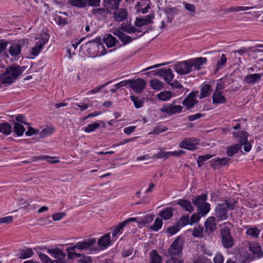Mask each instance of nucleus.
Instances as JSON below:
<instances>
[{
    "mask_svg": "<svg viewBox=\"0 0 263 263\" xmlns=\"http://www.w3.org/2000/svg\"><path fill=\"white\" fill-rule=\"evenodd\" d=\"M129 83L128 85L130 88L137 93H140L144 89L146 85L145 81L141 79L136 80H128Z\"/></svg>",
    "mask_w": 263,
    "mask_h": 263,
    "instance_id": "11",
    "label": "nucleus"
},
{
    "mask_svg": "<svg viewBox=\"0 0 263 263\" xmlns=\"http://www.w3.org/2000/svg\"><path fill=\"white\" fill-rule=\"evenodd\" d=\"M43 157H44V158H43V160H45L50 163L54 164L58 163L59 162V160L58 159V158L50 157L48 156H43Z\"/></svg>",
    "mask_w": 263,
    "mask_h": 263,
    "instance_id": "62",
    "label": "nucleus"
},
{
    "mask_svg": "<svg viewBox=\"0 0 263 263\" xmlns=\"http://www.w3.org/2000/svg\"><path fill=\"white\" fill-rule=\"evenodd\" d=\"M98 245L101 249H104L110 246V238L109 233L101 236L98 240Z\"/></svg>",
    "mask_w": 263,
    "mask_h": 263,
    "instance_id": "22",
    "label": "nucleus"
},
{
    "mask_svg": "<svg viewBox=\"0 0 263 263\" xmlns=\"http://www.w3.org/2000/svg\"><path fill=\"white\" fill-rule=\"evenodd\" d=\"M68 3L78 8H84L86 7L85 0H68Z\"/></svg>",
    "mask_w": 263,
    "mask_h": 263,
    "instance_id": "48",
    "label": "nucleus"
},
{
    "mask_svg": "<svg viewBox=\"0 0 263 263\" xmlns=\"http://www.w3.org/2000/svg\"><path fill=\"white\" fill-rule=\"evenodd\" d=\"M33 254V252L31 248H27L20 250L18 257L19 258L26 259L31 257Z\"/></svg>",
    "mask_w": 263,
    "mask_h": 263,
    "instance_id": "35",
    "label": "nucleus"
},
{
    "mask_svg": "<svg viewBox=\"0 0 263 263\" xmlns=\"http://www.w3.org/2000/svg\"><path fill=\"white\" fill-rule=\"evenodd\" d=\"M182 107L181 105H176L170 104L168 105H164L160 109L161 112L167 113L169 115L180 113L181 112Z\"/></svg>",
    "mask_w": 263,
    "mask_h": 263,
    "instance_id": "13",
    "label": "nucleus"
},
{
    "mask_svg": "<svg viewBox=\"0 0 263 263\" xmlns=\"http://www.w3.org/2000/svg\"><path fill=\"white\" fill-rule=\"evenodd\" d=\"M175 71L181 75L189 73L191 71L189 60L180 62L175 66Z\"/></svg>",
    "mask_w": 263,
    "mask_h": 263,
    "instance_id": "12",
    "label": "nucleus"
},
{
    "mask_svg": "<svg viewBox=\"0 0 263 263\" xmlns=\"http://www.w3.org/2000/svg\"><path fill=\"white\" fill-rule=\"evenodd\" d=\"M249 249L256 257H260L262 255V251L260 245L258 243H253L249 246Z\"/></svg>",
    "mask_w": 263,
    "mask_h": 263,
    "instance_id": "32",
    "label": "nucleus"
},
{
    "mask_svg": "<svg viewBox=\"0 0 263 263\" xmlns=\"http://www.w3.org/2000/svg\"><path fill=\"white\" fill-rule=\"evenodd\" d=\"M130 98L136 108H139L143 106L144 102L141 99L134 96H130Z\"/></svg>",
    "mask_w": 263,
    "mask_h": 263,
    "instance_id": "52",
    "label": "nucleus"
},
{
    "mask_svg": "<svg viewBox=\"0 0 263 263\" xmlns=\"http://www.w3.org/2000/svg\"><path fill=\"white\" fill-rule=\"evenodd\" d=\"M177 204L186 211L192 212L194 210V207L192 205L190 201L185 199H180L178 201Z\"/></svg>",
    "mask_w": 263,
    "mask_h": 263,
    "instance_id": "28",
    "label": "nucleus"
},
{
    "mask_svg": "<svg viewBox=\"0 0 263 263\" xmlns=\"http://www.w3.org/2000/svg\"><path fill=\"white\" fill-rule=\"evenodd\" d=\"M111 13L113 21L118 23L123 22L127 18L128 11L126 8H118Z\"/></svg>",
    "mask_w": 263,
    "mask_h": 263,
    "instance_id": "9",
    "label": "nucleus"
},
{
    "mask_svg": "<svg viewBox=\"0 0 263 263\" xmlns=\"http://www.w3.org/2000/svg\"><path fill=\"white\" fill-rule=\"evenodd\" d=\"M206 61V58L201 57L189 60L191 68L192 67H194L196 70H200L201 69V66L205 64Z\"/></svg>",
    "mask_w": 263,
    "mask_h": 263,
    "instance_id": "21",
    "label": "nucleus"
},
{
    "mask_svg": "<svg viewBox=\"0 0 263 263\" xmlns=\"http://www.w3.org/2000/svg\"><path fill=\"white\" fill-rule=\"evenodd\" d=\"M199 142L200 140L198 139L193 138H185L180 142L179 147L190 151H193L196 148L197 145Z\"/></svg>",
    "mask_w": 263,
    "mask_h": 263,
    "instance_id": "10",
    "label": "nucleus"
},
{
    "mask_svg": "<svg viewBox=\"0 0 263 263\" xmlns=\"http://www.w3.org/2000/svg\"><path fill=\"white\" fill-rule=\"evenodd\" d=\"M96 242V239L94 238H89L84 240L82 241L78 242L76 243L77 249L80 251L86 250L88 249L91 246L95 244Z\"/></svg>",
    "mask_w": 263,
    "mask_h": 263,
    "instance_id": "15",
    "label": "nucleus"
},
{
    "mask_svg": "<svg viewBox=\"0 0 263 263\" xmlns=\"http://www.w3.org/2000/svg\"><path fill=\"white\" fill-rule=\"evenodd\" d=\"M213 103L214 104H221L226 102V98L223 96L220 91L215 89V90L212 96Z\"/></svg>",
    "mask_w": 263,
    "mask_h": 263,
    "instance_id": "27",
    "label": "nucleus"
},
{
    "mask_svg": "<svg viewBox=\"0 0 263 263\" xmlns=\"http://www.w3.org/2000/svg\"><path fill=\"white\" fill-rule=\"evenodd\" d=\"M120 30V29H114L113 34L119 38L121 42L123 43V45L129 44L140 36V35H138L137 34H132L131 35H128L125 33Z\"/></svg>",
    "mask_w": 263,
    "mask_h": 263,
    "instance_id": "8",
    "label": "nucleus"
},
{
    "mask_svg": "<svg viewBox=\"0 0 263 263\" xmlns=\"http://www.w3.org/2000/svg\"><path fill=\"white\" fill-rule=\"evenodd\" d=\"M230 159L228 157H223L222 158H215L211 161V166L216 170L218 167L225 166Z\"/></svg>",
    "mask_w": 263,
    "mask_h": 263,
    "instance_id": "18",
    "label": "nucleus"
},
{
    "mask_svg": "<svg viewBox=\"0 0 263 263\" xmlns=\"http://www.w3.org/2000/svg\"><path fill=\"white\" fill-rule=\"evenodd\" d=\"M220 236L222 246L226 249L232 248L234 245V240L231 236L230 230L224 227L220 230Z\"/></svg>",
    "mask_w": 263,
    "mask_h": 263,
    "instance_id": "6",
    "label": "nucleus"
},
{
    "mask_svg": "<svg viewBox=\"0 0 263 263\" xmlns=\"http://www.w3.org/2000/svg\"><path fill=\"white\" fill-rule=\"evenodd\" d=\"M172 153L171 152H165L162 149H160V151L154 155L153 156V159H157V158H164V159H167L170 156H172Z\"/></svg>",
    "mask_w": 263,
    "mask_h": 263,
    "instance_id": "43",
    "label": "nucleus"
},
{
    "mask_svg": "<svg viewBox=\"0 0 263 263\" xmlns=\"http://www.w3.org/2000/svg\"><path fill=\"white\" fill-rule=\"evenodd\" d=\"M206 195L203 194L195 197L192 200L193 203L198 208V214L202 216L205 215L210 210V205L206 202Z\"/></svg>",
    "mask_w": 263,
    "mask_h": 263,
    "instance_id": "4",
    "label": "nucleus"
},
{
    "mask_svg": "<svg viewBox=\"0 0 263 263\" xmlns=\"http://www.w3.org/2000/svg\"><path fill=\"white\" fill-rule=\"evenodd\" d=\"M116 29H120V31L126 32L129 34H136V33H139L141 32L140 30L134 27L133 26L128 24H122L118 28Z\"/></svg>",
    "mask_w": 263,
    "mask_h": 263,
    "instance_id": "24",
    "label": "nucleus"
},
{
    "mask_svg": "<svg viewBox=\"0 0 263 263\" xmlns=\"http://www.w3.org/2000/svg\"><path fill=\"white\" fill-rule=\"evenodd\" d=\"M48 41V35L45 34V36L40 39L36 43V45L32 48L31 54L34 56H37L42 50L43 46L47 43Z\"/></svg>",
    "mask_w": 263,
    "mask_h": 263,
    "instance_id": "14",
    "label": "nucleus"
},
{
    "mask_svg": "<svg viewBox=\"0 0 263 263\" xmlns=\"http://www.w3.org/2000/svg\"><path fill=\"white\" fill-rule=\"evenodd\" d=\"M224 261L222 255L219 253H217L214 258V263H223Z\"/></svg>",
    "mask_w": 263,
    "mask_h": 263,
    "instance_id": "64",
    "label": "nucleus"
},
{
    "mask_svg": "<svg viewBox=\"0 0 263 263\" xmlns=\"http://www.w3.org/2000/svg\"><path fill=\"white\" fill-rule=\"evenodd\" d=\"M100 126V124L98 123H93L89 124L87 126L83 128L84 132L89 133L94 132L96 129Z\"/></svg>",
    "mask_w": 263,
    "mask_h": 263,
    "instance_id": "53",
    "label": "nucleus"
},
{
    "mask_svg": "<svg viewBox=\"0 0 263 263\" xmlns=\"http://www.w3.org/2000/svg\"><path fill=\"white\" fill-rule=\"evenodd\" d=\"M261 75L259 73L247 75L244 78V82L248 84H254L260 79Z\"/></svg>",
    "mask_w": 263,
    "mask_h": 263,
    "instance_id": "29",
    "label": "nucleus"
},
{
    "mask_svg": "<svg viewBox=\"0 0 263 263\" xmlns=\"http://www.w3.org/2000/svg\"><path fill=\"white\" fill-rule=\"evenodd\" d=\"M22 46L20 44H12L9 47L8 51L12 57H15L21 53Z\"/></svg>",
    "mask_w": 263,
    "mask_h": 263,
    "instance_id": "30",
    "label": "nucleus"
},
{
    "mask_svg": "<svg viewBox=\"0 0 263 263\" xmlns=\"http://www.w3.org/2000/svg\"><path fill=\"white\" fill-rule=\"evenodd\" d=\"M203 228L199 225L195 226L192 231V235L194 237L202 238L203 237Z\"/></svg>",
    "mask_w": 263,
    "mask_h": 263,
    "instance_id": "40",
    "label": "nucleus"
},
{
    "mask_svg": "<svg viewBox=\"0 0 263 263\" xmlns=\"http://www.w3.org/2000/svg\"><path fill=\"white\" fill-rule=\"evenodd\" d=\"M216 218L213 216L209 217L204 222L205 231L209 234L214 232L216 229Z\"/></svg>",
    "mask_w": 263,
    "mask_h": 263,
    "instance_id": "16",
    "label": "nucleus"
},
{
    "mask_svg": "<svg viewBox=\"0 0 263 263\" xmlns=\"http://www.w3.org/2000/svg\"><path fill=\"white\" fill-rule=\"evenodd\" d=\"M189 216H182L178 221V226L182 227L189 224Z\"/></svg>",
    "mask_w": 263,
    "mask_h": 263,
    "instance_id": "57",
    "label": "nucleus"
},
{
    "mask_svg": "<svg viewBox=\"0 0 263 263\" xmlns=\"http://www.w3.org/2000/svg\"><path fill=\"white\" fill-rule=\"evenodd\" d=\"M256 8L255 7H243V6H236L234 7H230L227 9L228 12H238L240 11L248 10Z\"/></svg>",
    "mask_w": 263,
    "mask_h": 263,
    "instance_id": "50",
    "label": "nucleus"
},
{
    "mask_svg": "<svg viewBox=\"0 0 263 263\" xmlns=\"http://www.w3.org/2000/svg\"><path fill=\"white\" fill-rule=\"evenodd\" d=\"M253 47H248V48H242L239 50H235L233 51L232 52L234 54H236V53H239L240 55H243L245 53H247L249 51L251 50Z\"/></svg>",
    "mask_w": 263,
    "mask_h": 263,
    "instance_id": "61",
    "label": "nucleus"
},
{
    "mask_svg": "<svg viewBox=\"0 0 263 263\" xmlns=\"http://www.w3.org/2000/svg\"><path fill=\"white\" fill-rule=\"evenodd\" d=\"M151 87L156 90H161L163 88L164 84L158 79L152 80L150 82Z\"/></svg>",
    "mask_w": 263,
    "mask_h": 263,
    "instance_id": "44",
    "label": "nucleus"
},
{
    "mask_svg": "<svg viewBox=\"0 0 263 263\" xmlns=\"http://www.w3.org/2000/svg\"><path fill=\"white\" fill-rule=\"evenodd\" d=\"M212 157L213 156L211 154H206L205 155L198 156L197 159L198 167H201L205 161L211 159Z\"/></svg>",
    "mask_w": 263,
    "mask_h": 263,
    "instance_id": "51",
    "label": "nucleus"
},
{
    "mask_svg": "<svg viewBox=\"0 0 263 263\" xmlns=\"http://www.w3.org/2000/svg\"><path fill=\"white\" fill-rule=\"evenodd\" d=\"M172 96V93L169 91H162L157 95V97L159 100L166 101L170 100Z\"/></svg>",
    "mask_w": 263,
    "mask_h": 263,
    "instance_id": "47",
    "label": "nucleus"
},
{
    "mask_svg": "<svg viewBox=\"0 0 263 263\" xmlns=\"http://www.w3.org/2000/svg\"><path fill=\"white\" fill-rule=\"evenodd\" d=\"M197 101L194 98V95L190 93L182 102L183 105L186 106L187 109H190L197 103Z\"/></svg>",
    "mask_w": 263,
    "mask_h": 263,
    "instance_id": "26",
    "label": "nucleus"
},
{
    "mask_svg": "<svg viewBox=\"0 0 263 263\" xmlns=\"http://www.w3.org/2000/svg\"><path fill=\"white\" fill-rule=\"evenodd\" d=\"M211 90V86L209 84H206L203 85L201 89L200 98H203L208 96Z\"/></svg>",
    "mask_w": 263,
    "mask_h": 263,
    "instance_id": "46",
    "label": "nucleus"
},
{
    "mask_svg": "<svg viewBox=\"0 0 263 263\" xmlns=\"http://www.w3.org/2000/svg\"><path fill=\"white\" fill-rule=\"evenodd\" d=\"M14 132L18 136H21L23 135L25 129L24 126L20 123L15 122L14 123Z\"/></svg>",
    "mask_w": 263,
    "mask_h": 263,
    "instance_id": "45",
    "label": "nucleus"
},
{
    "mask_svg": "<svg viewBox=\"0 0 263 263\" xmlns=\"http://www.w3.org/2000/svg\"><path fill=\"white\" fill-rule=\"evenodd\" d=\"M233 135L236 138H239V142L244 143L247 140L248 133L245 131H241L240 132H234L233 133Z\"/></svg>",
    "mask_w": 263,
    "mask_h": 263,
    "instance_id": "42",
    "label": "nucleus"
},
{
    "mask_svg": "<svg viewBox=\"0 0 263 263\" xmlns=\"http://www.w3.org/2000/svg\"><path fill=\"white\" fill-rule=\"evenodd\" d=\"M109 13L107 9L100 8L92 10V14L97 17H105Z\"/></svg>",
    "mask_w": 263,
    "mask_h": 263,
    "instance_id": "37",
    "label": "nucleus"
},
{
    "mask_svg": "<svg viewBox=\"0 0 263 263\" xmlns=\"http://www.w3.org/2000/svg\"><path fill=\"white\" fill-rule=\"evenodd\" d=\"M66 215L64 212H59L53 214L52 215V218L54 221H58L62 219Z\"/></svg>",
    "mask_w": 263,
    "mask_h": 263,
    "instance_id": "60",
    "label": "nucleus"
},
{
    "mask_svg": "<svg viewBox=\"0 0 263 263\" xmlns=\"http://www.w3.org/2000/svg\"><path fill=\"white\" fill-rule=\"evenodd\" d=\"M237 202L235 199H226L224 202L219 203L215 208V216L218 221H222L228 218L229 210H233L237 205Z\"/></svg>",
    "mask_w": 263,
    "mask_h": 263,
    "instance_id": "2",
    "label": "nucleus"
},
{
    "mask_svg": "<svg viewBox=\"0 0 263 263\" xmlns=\"http://www.w3.org/2000/svg\"><path fill=\"white\" fill-rule=\"evenodd\" d=\"M173 208L172 207H167L165 208L163 211L160 212L159 215L164 220L170 219L173 216Z\"/></svg>",
    "mask_w": 263,
    "mask_h": 263,
    "instance_id": "36",
    "label": "nucleus"
},
{
    "mask_svg": "<svg viewBox=\"0 0 263 263\" xmlns=\"http://www.w3.org/2000/svg\"><path fill=\"white\" fill-rule=\"evenodd\" d=\"M137 220L136 218H129L122 221L113 230L112 233V236H115L118 234L127 223L136 221Z\"/></svg>",
    "mask_w": 263,
    "mask_h": 263,
    "instance_id": "25",
    "label": "nucleus"
},
{
    "mask_svg": "<svg viewBox=\"0 0 263 263\" xmlns=\"http://www.w3.org/2000/svg\"><path fill=\"white\" fill-rule=\"evenodd\" d=\"M104 42L108 47H112L116 45L118 41L111 34H108L106 37L103 39Z\"/></svg>",
    "mask_w": 263,
    "mask_h": 263,
    "instance_id": "34",
    "label": "nucleus"
},
{
    "mask_svg": "<svg viewBox=\"0 0 263 263\" xmlns=\"http://www.w3.org/2000/svg\"><path fill=\"white\" fill-rule=\"evenodd\" d=\"M162 225V221L161 219L157 218L155 219L154 224L151 226V228L154 231H157L161 228Z\"/></svg>",
    "mask_w": 263,
    "mask_h": 263,
    "instance_id": "56",
    "label": "nucleus"
},
{
    "mask_svg": "<svg viewBox=\"0 0 263 263\" xmlns=\"http://www.w3.org/2000/svg\"><path fill=\"white\" fill-rule=\"evenodd\" d=\"M54 132V129L51 127H47L43 129L40 133V137L41 138H44L50 135Z\"/></svg>",
    "mask_w": 263,
    "mask_h": 263,
    "instance_id": "55",
    "label": "nucleus"
},
{
    "mask_svg": "<svg viewBox=\"0 0 263 263\" xmlns=\"http://www.w3.org/2000/svg\"><path fill=\"white\" fill-rule=\"evenodd\" d=\"M183 5L185 9L191 13H194L195 12L196 7L193 4L184 2Z\"/></svg>",
    "mask_w": 263,
    "mask_h": 263,
    "instance_id": "59",
    "label": "nucleus"
},
{
    "mask_svg": "<svg viewBox=\"0 0 263 263\" xmlns=\"http://www.w3.org/2000/svg\"><path fill=\"white\" fill-rule=\"evenodd\" d=\"M25 67L13 65L6 68L5 72L0 76V85H9L14 82L25 70Z\"/></svg>",
    "mask_w": 263,
    "mask_h": 263,
    "instance_id": "1",
    "label": "nucleus"
},
{
    "mask_svg": "<svg viewBox=\"0 0 263 263\" xmlns=\"http://www.w3.org/2000/svg\"><path fill=\"white\" fill-rule=\"evenodd\" d=\"M183 243V238L178 236L168 249V253L170 255L181 256L182 253Z\"/></svg>",
    "mask_w": 263,
    "mask_h": 263,
    "instance_id": "5",
    "label": "nucleus"
},
{
    "mask_svg": "<svg viewBox=\"0 0 263 263\" xmlns=\"http://www.w3.org/2000/svg\"><path fill=\"white\" fill-rule=\"evenodd\" d=\"M151 263H162V257L157 252L153 250L149 253Z\"/></svg>",
    "mask_w": 263,
    "mask_h": 263,
    "instance_id": "31",
    "label": "nucleus"
},
{
    "mask_svg": "<svg viewBox=\"0 0 263 263\" xmlns=\"http://www.w3.org/2000/svg\"><path fill=\"white\" fill-rule=\"evenodd\" d=\"M153 18L154 16L151 14H149L144 18L137 17L136 18L134 25L137 27H140L152 23Z\"/></svg>",
    "mask_w": 263,
    "mask_h": 263,
    "instance_id": "20",
    "label": "nucleus"
},
{
    "mask_svg": "<svg viewBox=\"0 0 263 263\" xmlns=\"http://www.w3.org/2000/svg\"><path fill=\"white\" fill-rule=\"evenodd\" d=\"M227 62V58L224 54L221 55L220 60L217 62V66L218 68H221L222 66H224Z\"/></svg>",
    "mask_w": 263,
    "mask_h": 263,
    "instance_id": "63",
    "label": "nucleus"
},
{
    "mask_svg": "<svg viewBox=\"0 0 263 263\" xmlns=\"http://www.w3.org/2000/svg\"><path fill=\"white\" fill-rule=\"evenodd\" d=\"M159 74L163 77L164 80L167 83H170L174 78V74L170 68H162L159 70Z\"/></svg>",
    "mask_w": 263,
    "mask_h": 263,
    "instance_id": "23",
    "label": "nucleus"
},
{
    "mask_svg": "<svg viewBox=\"0 0 263 263\" xmlns=\"http://www.w3.org/2000/svg\"><path fill=\"white\" fill-rule=\"evenodd\" d=\"M12 132V127L8 123H2L0 124V133L8 136Z\"/></svg>",
    "mask_w": 263,
    "mask_h": 263,
    "instance_id": "38",
    "label": "nucleus"
},
{
    "mask_svg": "<svg viewBox=\"0 0 263 263\" xmlns=\"http://www.w3.org/2000/svg\"><path fill=\"white\" fill-rule=\"evenodd\" d=\"M67 16L66 12H59V14L54 15V20L59 25H65L67 24Z\"/></svg>",
    "mask_w": 263,
    "mask_h": 263,
    "instance_id": "33",
    "label": "nucleus"
},
{
    "mask_svg": "<svg viewBox=\"0 0 263 263\" xmlns=\"http://www.w3.org/2000/svg\"><path fill=\"white\" fill-rule=\"evenodd\" d=\"M39 256L43 263H64L58 260H51L47 255L42 253H39Z\"/></svg>",
    "mask_w": 263,
    "mask_h": 263,
    "instance_id": "49",
    "label": "nucleus"
},
{
    "mask_svg": "<svg viewBox=\"0 0 263 263\" xmlns=\"http://www.w3.org/2000/svg\"><path fill=\"white\" fill-rule=\"evenodd\" d=\"M122 0H103V5L111 13V11H114L119 8V3Z\"/></svg>",
    "mask_w": 263,
    "mask_h": 263,
    "instance_id": "19",
    "label": "nucleus"
},
{
    "mask_svg": "<svg viewBox=\"0 0 263 263\" xmlns=\"http://www.w3.org/2000/svg\"><path fill=\"white\" fill-rule=\"evenodd\" d=\"M260 231L257 228H250L247 230L246 234L251 237L256 239L258 237Z\"/></svg>",
    "mask_w": 263,
    "mask_h": 263,
    "instance_id": "39",
    "label": "nucleus"
},
{
    "mask_svg": "<svg viewBox=\"0 0 263 263\" xmlns=\"http://www.w3.org/2000/svg\"><path fill=\"white\" fill-rule=\"evenodd\" d=\"M154 215L147 214L146 215L142 220L138 222L139 225H145L147 223H151L154 219Z\"/></svg>",
    "mask_w": 263,
    "mask_h": 263,
    "instance_id": "54",
    "label": "nucleus"
},
{
    "mask_svg": "<svg viewBox=\"0 0 263 263\" xmlns=\"http://www.w3.org/2000/svg\"><path fill=\"white\" fill-rule=\"evenodd\" d=\"M48 253L50 254L52 257L56 259V260L62 261L65 257V254L62 252L59 248L53 249H46Z\"/></svg>",
    "mask_w": 263,
    "mask_h": 263,
    "instance_id": "17",
    "label": "nucleus"
},
{
    "mask_svg": "<svg viewBox=\"0 0 263 263\" xmlns=\"http://www.w3.org/2000/svg\"><path fill=\"white\" fill-rule=\"evenodd\" d=\"M85 46L87 48V53L92 57L101 55L105 53L104 47L102 44L100 38H97L94 40L88 42L85 45Z\"/></svg>",
    "mask_w": 263,
    "mask_h": 263,
    "instance_id": "3",
    "label": "nucleus"
},
{
    "mask_svg": "<svg viewBox=\"0 0 263 263\" xmlns=\"http://www.w3.org/2000/svg\"><path fill=\"white\" fill-rule=\"evenodd\" d=\"M241 148V145L239 144L227 147L226 154L229 156H232L234 154L237 153Z\"/></svg>",
    "mask_w": 263,
    "mask_h": 263,
    "instance_id": "41",
    "label": "nucleus"
},
{
    "mask_svg": "<svg viewBox=\"0 0 263 263\" xmlns=\"http://www.w3.org/2000/svg\"><path fill=\"white\" fill-rule=\"evenodd\" d=\"M177 11L175 8H166L164 13L162 14H159L160 15V21L161 26H160L161 29H163L165 27V20H167V23H171L174 19V14L176 13Z\"/></svg>",
    "mask_w": 263,
    "mask_h": 263,
    "instance_id": "7",
    "label": "nucleus"
},
{
    "mask_svg": "<svg viewBox=\"0 0 263 263\" xmlns=\"http://www.w3.org/2000/svg\"><path fill=\"white\" fill-rule=\"evenodd\" d=\"M101 0H85L86 6L98 7L100 6Z\"/></svg>",
    "mask_w": 263,
    "mask_h": 263,
    "instance_id": "58",
    "label": "nucleus"
}]
</instances>
